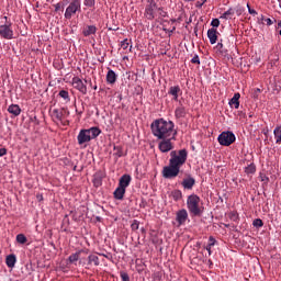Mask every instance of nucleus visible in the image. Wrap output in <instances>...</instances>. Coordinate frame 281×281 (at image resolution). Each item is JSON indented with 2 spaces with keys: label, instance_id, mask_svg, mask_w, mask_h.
Listing matches in <instances>:
<instances>
[{
  "label": "nucleus",
  "instance_id": "obj_1",
  "mask_svg": "<svg viewBox=\"0 0 281 281\" xmlns=\"http://www.w3.org/2000/svg\"><path fill=\"white\" fill-rule=\"evenodd\" d=\"M169 165L162 168L164 179H175L179 177L181 166L188 161V150L180 149L179 151L172 150L170 153Z\"/></svg>",
  "mask_w": 281,
  "mask_h": 281
},
{
  "label": "nucleus",
  "instance_id": "obj_2",
  "mask_svg": "<svg viewBox=\"0 0 281 281\" xmlns=\"http://www.w3.org/2000/svg\"><path fill=\"white\" fill-rule=\"evenodd\" d=\"M150 127L154 137H157V139H175L177 137V130H175V122L172 121L158 119L151 123Z\"/></svg>",
  "mask_w": 281,
  "mask_h": 281
},
{
  "label": "nucleus",
  "instance_id": "obj_3",
  "mask_svg": "<svg viewBox=\"0 0 281 281\" xmlns=\"http://www.w3.org/2000/svg\"><path fill=\"white\" fill-rule=\"evenodd\" d=\"M0 38L4 41H13L14 36V24L8 15L0 16Z\"/></svg>",
  "mask_w": 281,
  "mask_h": 281
},
{
  "label": "nucleus",
  "instance_id": "obj_4",
  "mask_svg": "<svg viewBox=\"0 0 281 281\" xmlns=\"http://www.w3.org/2000/svg\"><path fill=\"white\" fill-rule=\"evenodd\" d=\"M187 207L191 216L203 215V207L201 206V198L196 194H191L188 196Z\"/></svg>",
  "mask_w": 281,
  "mask_h": 281
},
{
  "label": "nucleus",
  "instance_id": "obj_5",
  "mask_svg": "<svg viewBox=\"0 0 281 281\" xmlns=\"http://www.w3.org/2000/svg\"><path fill=\"white\" fill-rule=\"evenodd\" d=\"M102 133V131L99 130V127H90L88 130H81L77 136V142L79 146H82L83 144H88V142H91V139H95Z\"/></svg>",
  "mask_w": 281,
  "mask_h": 281
},
{
  "label": "nucleus",
  "instance_id": "obj_6",
  "mask_svg": "<svg viewBox=\"0 0 281 281\" xmlns=\"http://www.w3.org/2000/svg\"><path fill=\"white\" fill-rule=\"evenodd\" d=\"M78 12H82V1L80 0H71L66 11L64 13L65 19L69 20L72 16H76Z\"/></svg>",
  "mask_w": 281,
  "mask_h": 281
},
{
  "label": "nucleus",
  "instance_id": "obj_7",
  "mask_svg": "<svg viewBox=\"0 0 281 281\" xmlns=\"http://www.w3.org/2000/svg\"><path fill=\"white\" fill-rule=\"evenodd\" d=\"M158 8L159 7L157 5V2H155V0H148L144 12L145 19H147L148 21H155Z\"/></svg>",
  "mask_w": 281,
  "mask_h": 281
},
{
  "label": "nucleus",
  "instance_id": "obj_8",
  "mask_svg": "<svg viewBox=\"0 0 281 281\" xmlns=\"http://www.w3.org/2000/svg\"><path fill=\"white\" fill-rule=\"evenodd\" d=\"M218 143L221 146H232L236 142V135L233 132H222L217 137Z\"/></svg>",
  "mask_w": 281,
  "mask_h": 281
},
{
  "label": "nucleus",
  "instance_id": "obj_9",
  "mask_svg": "<svg viewBox=\"0 0 281 281\" xmlns=\"http://www.w3.org/2000/svg\"><path fill=\"white\" fill-rule=\"evenodd\" d=\"M161 140L158 144V148L160 153H170L172 148H175V145L172 144V140L177 139V136L175 138H160Z\"/></svg>",
  "mask_w": 281,
  "mask_h": 281
},
{
  "label": "nucleus",
  "instance_id": "obj_10",
  "mask_svg": "<svg viewBox=\"0 0 281 281\" xmlns=\"http://www.w3.org/2000/svg\"><path fill=\"white\" fill-rule=\"evenodd\" d=\"M72 87L77 89L82 95H87V85L82 82V79L80 77H74L72 78Z\"/></svg>",
  "mask_w": 281,
  "mask_h": 281
},
{
  "label": "nucleus",
  "instance_id": "obj_11",
  "mask_svg": "<svg viewBox=\"0 0 281 281\" xmlns=\"http://www.w3.org/2000/svg\"><path fill=\"white\" fill-rule=\"evenodd\" d=\"M79 265H82L83 267L85 265H87L88 267H100V258L97 255L91 254L88 256L87 262L80 260Z\"/></svg>",
  "mask_w": 281,
  "mask_h": 281
},
{
  "label": "nucleus",
  "instance_id": "obj_12",
  "mask_svg": "<svg viewBox=\"0 0 281 281\" xmlns=\"http://www.w3.org/2000/svg\"><path fill=\"white\" fill-rule=\"evenodd\" d=\"M104 177H106V173H104V171L99 170L93 175V186L94 188H100V186H102V180L104 179Z\"/></svg>",
  "mask_w": 281,
  "mask_h": 281
},
{
  "label": "nucleus",
  "instance_id": "obj_13",
  "mask_svg": "<svg viewBox=\"0 0 281 281\" xmlns=\"http://www.w3.org/2000/svg\"><path fill=\"white\" fill-rule=\"evenodd\" d=\"M176 221L179 225H184L186 221H188V211L186 209L178 211L176 214Z\"/></svg>",
  "mask_w": 281,
  "mask_h": 281
},
{
  "label": "nucleus",
  "instance_id": "obj_14",
  "mask_svg": "<svg viewBox=\"0 0 281 281\" xmlns=\"http://www.w3.org/2000/svg\"><path fill=\"white\" fill-rule=\"evenodd\" d=\"M196 183V180L193 177L184 178L181 182V186L184 190H192L194 188V184Z\"/></svg>",
  "mask_w": 281,
  "mask_h": 281
},
{
  "label": "nucleus",
  "instance_id": "obj_15",
  "mask_svg": "<svg viewBox=\"0 0 281 281\" xmlns=\"http://www.w3.org/2000/svg\"><path fill=\"white\" fill-rule=\"evenodd\" d=\"M186 115H188V110L183 104H180L178 108H176L175 117H177V120H181V117H186Z\"/></svg>",
  "mask_w": 281,
  "mask_h": 281
},
{
  "label": "nucleus",
  "instance_id": "obj_16",
  "mask_svg": "<svg viewBox=\"0 0 281 281\" xmlns=\"http://www.w3.org/2000/svg\"><path fill=\"white\" fill-rule=\"evenodd\" d=\"M131 181H132L131 175H123L119 180V187L124 188L126 190V188L131 186Z\"/></svg>",
  "mask_w": 281,
  "mask_h": 281
},
{
  "label": "nucleus",
  "instance_id": "obj_17",
  "mask_svg": "<svg viewBox=\"0 0 281 281\" xmlns=\"http://www.w3.org/2000/svg\"><path fill=\"white\" fill-rule=\"evenodd\" d=\"M218 31L216 29H209L207 38L210 40L211 45H215L216 41H218Z\"/></svg>",
  "mask_w": 281,
  "mask_h": 281
},
{
  "label": "nucleus",
  "instance_id": "obj_18",
  "mask_svg": "<svg viewBox=\"0 0 281 281\" xmlns=\"http://www.w3.org/2000/svg\"><path fill=\"white\" fill-rule=\"evenodd\" d=\"M229 106L233 109H239L240 106V93H235L228 102Z\"/></svg>",
  "mask_w": 281,
  "mask_h": 281
},
{
  "label": "nucleus",
  "instance_id": "obj_19",
  "mask_svg": "<svg viewBox=\"0 0 281 281\" xmlns=\"http://www.w3.org/2000/svg\"><path fill=\"white\" fill-rule=\"evenodd\" d=\"M215 49L217 54H220L221 56H224V58H226V56H229V52L223 45V40H221V42L217 43V45L215 46Z\"/></svg>",
  "mask_w": 281,
  "mask_h": 281
},
{
  "label": "nucleus",
  "instance_id": "obj_20",
  "mask_svg": "<svg viewBox=\"0 0 281 281\" xmlns=\"http://www.w3.org/2000/svg\"><path fill=\"white\" fill-rule=\"evenodd\" d=\"M169 95H172L173 100L177 102L179 100V93H181V87L172 86L168 91Z\"/></svg>",
  "mask_w": 281,
  "mask_h": 281
},
{
  "label": "nucleus",
  "instance_id": "obj_21",
  "mask_svg": "<svg viewBox=\"0 0 281 281\" xmlns=\"http://www.w3.org/2000/svg\"><path fill=\"white\" fill-rule=\"evenodd\" d=\"M64 111L65 109H54L52 112L53 120H55V122H63V116L65 115Z\"/></svg>",
  "mask_w": 281,
  "mask_h": 281
},
{
  "label": "nucleus",
  "instance_id": "obj_22",
  "mask_svg": "<svg viewBox=\"0 0 281 281\" xmlns=\"http://www.w3.org/2000/svg\"><path fill=\"white\" fill-rule=\"evenodd\" d=\"M106 82L108 85H115L117 82V75L112 69H109L106 74Z\"/></svg>",
  "mask_w": 281,
  "mask_h": 281
},
{
  "label": "nucleus",
  "instance_id": "obj_23",
  "mask_svg": "<svg viewBox=\"0 0 281 281\" xmlns=\"http://www.w3.org/2000/svg\"><path fill=\"white\" fill-rule=\"evenodd\" d=\"M8 113H11L14 117H19V115H21V106H19V104L9 105Z\"/></svg>",
  "mask_w": 281,
  "mask_h": 281
},
{
  "label": "nucleus",
  "instance_id": "obj_24",
  "mask_svg": "<svg viewBox=\"0 0 281 281\" xmlns=\"http://www.w3.org/2000/svg\"><path fill=\"white\" fill-rule=\"evenodd\" d=\"M113 194L116 201H122V199H124V194H126V189H124L123 187H117Z\"/></svg>",
  "mask_w": 281,
  "mask_h": 281
},
{
  "label": "nucleus",
  "instance_id": "obj_25",
  "mask_svg": "<svg viewBox=\"0 0 281 281\" xmlns=\"http://www.w3.org/2000/svg\"><path fill=\"white\" fill-rule=\"evenodd\" d=\"M98 32V27L95 25H88L82 30L83 36H91Z\"/></svg>",
  "mask_w": 281,
  "mask_h": 281
},
{
  "label": "nucleus",
  "instance_id": "obj_26",
  "mask_svg": "<svg viewBox=\"0 0 281 281\" xmlns=\"http://www.w3.org/2000/svg\"><path fill=\"white\" fill-rule=\"evenodd\" d=\"M5 263L9 269L14 268V265H16V256L15 255H8L5 258Z\"/></svg>",
  "mask_w": 281,
  "mask_h": 281
},
{
  "label": "nucleus",
  "instance_id": "obj_27",
  "mask_svg": "<svg viewBox=\"0 0 281 281\" xmlns=\"http://www.w3.org/2000/svg\"><path fill=\"white\" fill-rule=\"evenodd\" d=\"M85 252L83 249L70 255L68 257V261L70 262V265H74V262H78L80 260V254Z\"/></svg>",
  "mask_w": 281,
  "mask_h": 281
},
{
  "label": "nucleus",
  "instance_id": "obj_28",
  "mask_svg": "<svg viewBox=\"0 0 281 281\" xmlns=\"http://www.w3.org/2000/svg\"><path fill=\"white\" fill-rule=\"evenodd\" d=\"M273 135H274V139H276V144H281V125L277 126L273 130Z\"/></svg>",
  "mask_w": 281,
  "mask_h": 281
},
{
  "label": "nucleus",
  "instance_id": "obj_29",
  "mask_svg": "<svg viewBox=\"0 0 281 281\" xmlns=\"http://www.w3.org/2000/svg\"><path fill=\"white\" fill-rule=\"evenodd\" d=\"M58 95H59V98H63V100H65V102H71V98L69 97V91L60 90Z\"/></svg>",
  "mask_w": 281,
  "mask_h": 281
},
{
  "label": "nucleus",
  "instance_id": "obj_30",
  "mask_svg": "<svg viewBox=\"0 0 281 281\" xmlns=\"http://www.w3.org/2000/svg\"><path fill=\"white\" fill-rule=\"evenodd\" d=\"M246 175H255L256 173V165L250 164L245 168Z\"/></svg>",
  "mask_w": 281,
  "mask_h": 281
},
{
  "label": "nucleus",
  "instance_id": "obj_31",
  "mask_svg": "<svg viewBox=\"0 0 281 281\" xmlns=\"http://www.w3.org/2000/svg\"><path fill=\"white\" fill-rule=\"evenodd\" d=\"M232 16H234V10L233 9H228L227 11H225L220 19H232Z\"/></svg>",
  "mask_w": 281,
  "mask_h": 281
},
{
  "label": "nucleus",
  "instance_id": "obj_32",
  "mask_svg": "<svg viewBox=\"0 0 281 281\" xmlns=\"http://www.w3.org/2000/svg\"><path fill=\"white\" fill-rule=\"evenodd\" d=\"M209 240H213V243L207 244L206 251H209V256H212V247L216 245V239L214 237H210Z\"/></svg>",
  "mask_w": 281,
  "mask_h": 281
},
{
  "label": "nucleus",
  "instance_id": "obj_33",
  "mask_svg": "<svg viewBox=\"0 0 281 281\" xmlns=\"http://www.w3.org/2000/svg\"><path fill=\"white\" fill-rule=\"evenodd\" d=\"M16 243L20 245H25L27 243V237H25L23 234L16 235Z\"/></svg>",
  "mask_w": 281,
  "mask_h": 281
},
{
  "label": "nucleus",
  "instance_id": "obj_34",
  "mask_svg": "<svg viewBox=\"0 0 281 281\" xmlns=\"http://www.w3.org/2000/svg\"><path fill=\"white\" fill-rule=\"evenodd\" d=\"M172 196H173L175 201H179V200L182 199L183 194L181 193L180 190H176V191L172 192Z\"/></svg>",
  "mask_w": 281,
  "mask_h": 281
},
{
  "label": "nucleus",
  "instance_id": "obj_35",
  "mask_svg": "<svg viewBox=\"0 0 281 281\" xmlns=\"http://www.w3.org/2000/svg\"><path fill=\"white\" fill-rule=\"evenodd\" d=\"M86 8H95V0H83Z\"/></svg>",
  "mask_w": 281,
  "mask_h": 281
},
{
  "label": "nucleus",
  "instance_id": "obj_36",
  "mask_svg": "<svg viewBox=\"0 0 281 281\" xmlns=\"http://www.w3.org/2000/svg\"><path fill=\"white\" fill-rule=\"evenodd\" d=\"M114 150H116V153L114 154L116 157H124V151L122 150V147L114 146Z\"/></svg>",
  "mask_w": 281,
  "mask_h": 281
},
{
  "label": "nucleus",
  "instance_id": "obj_37",
  "mask_svg": "<svg viewBox=\"0 0 281 281\" xmlns=\"http://www.w3.org/2000/svg\"><path fill=\"white\" fill-rule=\"evenodd\" d=\"M157 12H158L159 16H161L162 19H166V16H168V12H166L164 10V8H161V7H158Z\"/></svg>",
  "mask_w": 281,
  "mask_h": 281
},
{
  "label": "nucleus",
  "instance_id": "obj_38",
  "mask_svg": "<svg viewBox=\"0 0 281 281\" xmlns=\"http://www.w3.org/2000/svg\"><path fill=\"white\" fill-rule=\"evenodd\" d=\"M252 225H254V227H262V226L265 225V223L262 222V220L256 218V220L252 222Z\"/></svg>",
  "mask_w": 281,
  "mask_h": 281
},
{
  "label": "nucleus",
  "instance_id": "obj_39",
  "mask_svg": "<svg viewBox=\"0 0 281 281\" xmlns=\"http://www.w3.org/2000/svg\"><path fill=\"white\" fill-rule=\"evenodd\" d=\"M131 227H132L133 232H137V229H139V221L134 220Z\"/></svg>",
  "mask_w": 281,
  "mask_h": 281
},
{
  "label": "nucleus",
  "instance_id": "obj_40",
  "mask_svg": "<svg viewBox=\"0 0 281 281\" xmlns=\"http://www.w3.org/2000/svg\"><path fill=\"white\" fill-rule=\"evenodd\" d=\"M122 281H131V277H128V273L121 271L120 272Z\"/></svg>",
  "mask_w": 281,
  "mask_h": 281
},
{
  "label": "nucleus",
  "instance_id": "obj_41",
  "mask_svg": "<svg viewBox=\"0 0 281 281\" xmlns=\"http://www.w3.org/2000/svg\"><path fill=\"white\" fill-rule=\"evenodd\" d=\"M191 63L193 65H201V59L199 58V55H194L191 59Z\"/></svg>",
  "mask_w": 281,
  "mask_h": 281
},
{
  "label": "nucleus",
  "instance_id": "obj_42",
  "mask_svg": "<svg viewBox=\"0 0 281 281\" xmlns=\"http://www.w3.org/2000/svg\"><path fill=\"white\" fill-rule=\"evenodd\" d=\"M128 38H125L121 42L122 49H128Z\"/></svg>",
  "mask_w": 281,
  "mask_h": 281
},
{
  "label": "nucleus",
  "instance_id": "obj_43",
  "mask_svg": "<svg viewBox=\"0 0 281 281\" xmlns=\"http://www.w3.org/2000/svg\"><path fill=\"white\" fill-rule=\"evenodd\" d=\"M212 27H218L221 25V21L218 19H213L211 22Z\"/></svg>",
  "mask_w": 281,
  "mask_h": 281
},
{
  "label": "nucleus",
  "instance_id": "obj_44",
  "mask_svg": "<svg viewBox=\"0 0 281 281\" xmlns=\"http://www.w3.org/2000/svg\"><path fill=\"white\" fill-rule=\"evenodd\" d=\"M247 8H248L249 14H254V15L258 14V12L255 9H251L249 4H247Z\"/></svg>",
  "mask_w": 281,
  "mask_h": 281
},
{
  "label": "nucleus",
  "instance_id": "obj_45",
  "mask_svg": "<svg viewBox=\"0 0 281 281\" xmlns=\"http://www.w3.org/2000/svg\"><path fill=\"white\" fill-rule=\"evenodd\" d=\"M8 155V149L7 148H0V157H5Z\"/></svg>",
  "mask_w": 281,
  "mask_h": 281
},
{
  "label": "nucleus",
  "instance_id": "obj_46",
  "mask_svg": "<svg viewBox=\"0 0 281 281\" xmlns=\"http://www.w3.org/2000/svg\"><path fill=\"white\" fill-rule=\"evenodd\" d=\"M108 30H109V32H117V30H120V27L114 26V29H113V26H109Z\"/></svg>",
  "mask_w": 281,
  "mask_h": 281
},
{
  "label": "nucleus",
  "instance_id": "obj_47",
  "mask_svg": "<svg viewBox=\"0 0 281 281\" xmlns=\"http://www.w3.org/2000/svg\"><path fill=\"white\" fill-rule=\"evenodd\" d=\"M265 22L267 25H273V21L270 18H267Z\"/></svg>",
  "mask_w": 281,
  "mask_h": 281
},
{
  "label": "nucleus",
  "instance_id": "obj_48",
  "mask_svg": "<svg viewBox=\"0 0 281 281\" xmlns=\"http://www.w3.org/2000/svg\"><path fill=\"white\" fill-rule=\"evenodd\" d=\"M99 256H103V258H106L108 260H111V256L106 255L104 252L99 254Z\"/></svg>",
  "mask_w": 281,
  "mask_h": 281
},
{
  "label": "nucleus",
  "instance_id": "obj_49",
  "mask_svg": "<svg viewBox=\"0 0 281 281\" xmlns=\"http://www.w3.org/2000/svg\"><path fill=\"white\" fill-rule=\"evenodd\" d=\"M60 8H63V7L60 5V3H56V4H55V12H58V11L60 10Z\"/></svg>",
  "mask_w": 281,
  "mask_h": 281
},
{
  "label": "nucleus",
  "instance_id": "obj_50",
  "mask_svg": "<svg viewBox=\"0 0 281 281\" xmlns=\"http://www.w3.org/2000/svg\"><path fill=\"white\" fill-rule=\"evenodd\" d=\"M203 5H204V3L202 1H198L195 4V7H198V8H203Z\"/></svg>",
  "mask_w": 281,
  "mask_h": 281
},
{
  "label": "nucleus",
  "instance_id": "obj_51",
  "mask_svg": "<svg viewBox=\"0 0 281 281\" xmlns=\"http://www.w3.org/2000/svg\"><path fill=\"white\" fill-rule=\"evenodd\" d=\"M259 21H266L265 15H260Z\"/></svg>",
  "mask_w": 281,
  "mask_h": 281
},
{
  "label": "nucleus",
  "instance_id": "obj_52",
  "mask_svg": "<svg viewBox=\"0 0 281 281\" xmlns=\"http://www.w3.org/2000/svg\"><path fill=\"white\" fill-rule=\"evenodd\" d=\"M201 2L205 4L207 2V0H201Z\"/></svg>",
  "mask_w": 281,
  "mask_h": 281
},
{
  "label": "nucleus",
  "instance_id": "obj_53",
  "mask_svg": "<svg viewBox=\"0 0 281 281\" xmlns=\"http://www.w3.org/2000/svg\"><path fill=\"white\" fill-rule=\"evenodd\" d=\"M278 27H281V21L278 22Z\"/></svg>",
  "mask_w": 281,
  "mask_h": 281
},
{
  "label": "nucleus",
  "instance_id": "obj_54",
  "mask_svg": "<svg viewBox=\"0 0 281 281\" xmlns=\"http://www.w3.org/2000/svg\"><path fill=\"white\" fill-rule=\"evenodd\" d=\"M224 225V227H229V224H223Z\"/></svg>",
  "mask_w": 281,
  "mask_h": 281
},
{
  "label": "nucleus",
  "instance_id": "obj_55",
  "mask_svg": "<svg viewBox=\"0 0 281 281\" xmlns=\"http://www.w3.org/2000/svg\"><path fill=\"white\" fill-rule=\"evenodd\" d=\"M93 89H94V91H95V90L98 89V86H94Z\"/></svg>",
  "mask_w": 281,
  "mask_h": 281
},
{
  "label": "nucleus",
  "instance_id": "obj_56",
  "mask_svg": "<svg viewBox=\"0 0 281 281\" xmlns=\"http://www.w3.org/2000/svg\"><path fill=\"white\" fill-rule=\"evenodd\" d=\"M187 1H195V0H187Z\"/></svg>",
  "mask_w": 281,
  "mask_h": 281
},
{
  "label": "nucleus",
  "instance_id": "obj_57",
  "mask_svg": "<svg viewBox=\"0 0 281 281\" xmlns=\"http://www.w3.org/2000/svg\"><path fill=\"white\" fill-rule=\"evenodd\" d=\"M67 115H69V111H67Z\"/></svg>",
  "mask_w": 281,
  "mask_h": 281
},
{
  "label": "nucleus",
  "instance_id": "obj_58",
  "mask_svg": "<svg viewBox=\"0 0 281 281\" xmlns=\"http://www.w3.org/2000/svg\"><path fill=\"white\" fill-rule=\"evenodd\" d=\"M210 243H214V240H210Z\"/></svg>",
  "mask_w": 281,
  "mask_h": 281
}]
</instances>
